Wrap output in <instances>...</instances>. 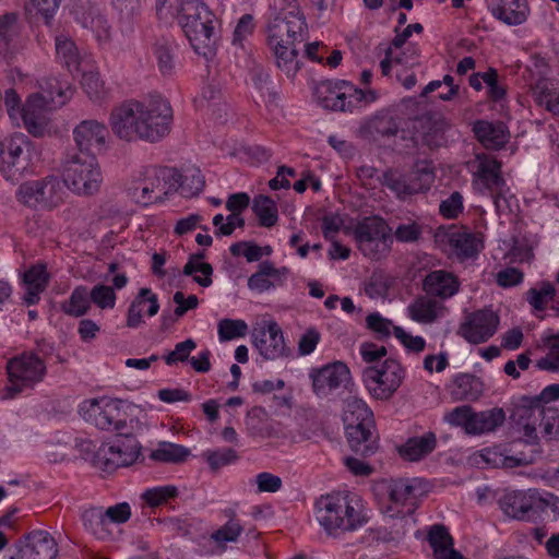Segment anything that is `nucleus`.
<instances>
[{
    "label": "nucleus",
    "instance_id": "obj_48",
    "mask_svg": "<svg viewBox=\"0 0 559 559\" xmlns=\"http://www.w3.org/2000/svg\"><path fill=\"white\" fill-rule=\"evenodd\" d=\"M382 185L391 189L400 198L416 194L420 192V188L411 186L407 176L399 175L392 170L385 171L381 179Z\"/></svg>",
    "mask_w": 559,
    "mask_h": 559
},
{
    "label": "nucleus",
    "instance_id": "obj_3",
    "mask_svg": "<svg viewBox=\"0 0 559 559\" xmlns=\"http://www.w3.org/2000/svg\"><path fill=\"white\" fill-rule=\"evenodd\" d=\"M306 34V20L297 9L282 11L269 24L267 45L276 66L288 78H294L300 69L296 44L301 43Z\"/></svg>",
    "mask_w": 559,
    "mask_h": 559
},
{
    "label": "nucleus",
    "instance_id": "obj_58",
    "mask_svg": "<svg viewBox=\"0 0 559 559\" xmlns=\"http://www.w3.org/2000/svg\"><path fill=\"white\" fill-rule=\"evenodd\" d=\"M204 457L209 463L212 471L216 472L219 468L235 463L238 460V455L235 450L230 448L221 450H209L204 452Z\"/></svg>",
    "mask_w": 559,
    "mask_h": 559
},
{
    "label": "nucleus",
    "instance_id": "obj_59",
    "mask_svg": "<svg viewBox=\"0 0 559 559\" xmlns=\"http://www.w3.org/2000/svg\"><path fill=\"white\" fill-rule=\"evenodd\" d=\"M91 302L100 309H112L116 305V293L112 287L97 284L88 292Z\"/></svg>",
    "mask_w": 559,
    "mask_h": 559
},
{
    "label": "nucleus",
    "instance_id": "obj_61",
    "mask_svg": "<svg viewBox=\"0 0 559 559\" xmlns=\"http://www.w3.org/2000/svg\"><path fill=\"white\" fill-rule=\"evenodd\" d=\"M148 295L150 288L143 287L139 290L128 309L127 326L134 329L142 323L143 305L146 304V296Z\"/></svg>",
    "mask_w": 559,
    "mask_h": 559
},
{
    "label": "nucleus",
    "instance_id": "obj_19",
    "mask_svg": "<svg viewBox=\"0 0 559 559\" xmlns=\"http://www.w3.org/2000/svg\"><path fill=\"white\" fill-rule=\"evenodd\" d=\"M540 501L537 489L507 491L499 506L504 514L515 520H534Z\"/></svg>",
    "mask_w": 559,
    "mask_h": 559
},
{
    "label": "nucleus",
    "instance_id": "obj_12",
    "mask_svg": "<svg viewBox=\"0 0 559 559\" xmlns=\"http://www.w3.org/2000/svg\"><path fill=\"white\" fill-rule=\"evenodd\" d=\"M405 379V369L395 359L389 358L381 364L364 369L362 380L370 395L380 401L390 400Z\"/></svg>",
    "mask_w": 559,
    "mask_h": 559
},
{
    "label": "nucleus",
    "instance_id": "obj_4",
    "mask_svg": "<svg viewBox=\"0 0 559 559\" xmlns=\"http://www.w3.org/2000/svg\"><path fill=\"white\" fill-rule=\"evenodd\" d=\"M178 22L194 51L211 59L216 50L214 14L201 0H181Z\"/></svg>",
    "mask_w": 559,
    "mask_h": 559
},
{
    "label": "nucleus",
    "instance_id": "obj_9",
    "mask_svg": "<svg viewBox=\"0 0 559 559\" xmlns=\"http://www.w3.org/2000/svg\"><path fill=\"white\" fill-rule=\"evenodd\" d=\"M378 488L386 499L384 513L391 518H403L414 513L419 497L425 491L424 483L419 478L383 480Z\"/></svg>",
    "mask_w": 559,
    "mask_h": 559
},
{
    "label": "nucleus",
    "instance_id": "obj_46",
    "mask_svg": "<svg viewBox=\"0 0 559 559\" xmlns=\"http://www.w3.org/2000/svg\"><path fill=\"white\" fill-rule=\"evenodd\" d=\"M252 211L263 227H272L277 223L278 212L274 200L266 195H258L253 199Z\"/></svg>",
    "mask_w": 559,
    "mask_h": 559
},
{
    "label": "nucleus",
    "instance_id": "obj_63",
    "mask_svg": "<svg viewBox=\"0 0 559 559\" xmlns=\"http://www.w3.org/2000/svg\"><path fill=\"white\" fill-rule=\"evenodd\" d=\"M197 343L192 338L177 343L174 350L164 356L166 365L173 366L177 362H185L189 359L190 354L195 349Z\"/></svg>",
    "mask_w": 559,
    "mask_h": 559
},
{
    "label": "nucleus",
    "instance_id": "obj_62",
    "mask_svg": "<svg viewBox=\"0 0 559 559\" xmlns=\"http://www.w3.org/2000/svg\"><path fill=\"white\" fill-rule=\"evenodd\" d=\"M41 106V104L36 102V98L29 97L26 105L21 110L24 124L28 132L33 134H38L41 131L43 124L39 120L38 115L36 114V108H39Z\"/></svg>",
    "mask_w": 559,
    "mask_h": 559
},
{
    "label": "nucleus",
    "instance_id": "obj_56",
    "mask_svg": "<svg viewBox=\"0 0 559 559\" xmlns=\"http://www.w3.org/2000/svg\"><path fill=\"white\" fill-rule=\"evenodd\" d=\"M343 90L345 93V102L348 104L347 110H353L359 105H366L376 100V93L371 90L365 92L362 90L354 87L346 81H343Z\"/></svg>",
    "mask_w": 559,
    "mask_h": 559
},
{
    "label": "nucleus",
    "instance_id": "obj_45",
    "mask_svg": "<svg viewBox=\"0 0 559 559\" xmlns=\"http://www.w3.org/2000/svg\"><path fill=\"white\" fill-rule=\"evenodd\" d=\"M91 308L88 290L85 286H78L71 293L68 301L61 304V310L71 317H82Z\"/></svg>",
    "mask_w": 559,
    "mask_h": 559
},
{
    "label": "nucleus",
    "instance_id": "obj_27",
    "mask_svg": "<svg viewBox=\"0 0 559 559\" xmlns=\"http://www.w3.org/2000/svg\"><path fill=\"white\" fill-rule=\"evenodd\" d=\"M473 131L477 140L485 147L491 150L503 147L510 139L508 127L501 121L477 120L473 126Z\"/></svg>",
    "mask_w": 559,
    "mask_h": 559
},
{
    "label": "nucleus",
    "instance_id": "obj_60",
    "mask_svg": "<svg viewBox=\"0 0 559 559\" xmlns=\"http://www.w3.org/2000/svg\"><path fill=\"white\" fill-rule=\"evenodd\" d=\"M366 325L379 338H388L392 333L394 334V329L396 328L391 320L382 317L379 312L368 314Z\"/></svg>",
    "mask_w": 559,
    "mask_h": 559
},
{
    "label": "nucleus",
    "instance_id": "obj_23",
    "mask_svg": "<svg viewBox=\"0 0 559 559\" xmlns=\"http://www.w3.org/2000/svg\"><path fill=\"white\" fill-rule=\"evenodd\" d=\"M488 11L496 20L508 26L522 25L531 15L527 0H490Z\"/></svg>",
    "mask_w": 559,
    "mask_h": 559
},
{
    "label": "nucleus",
    "instance_id": "obj_6",
    "mask_svg": "<svg viewBox=\"0 0 559 559\" xmlns=\"http://www.w3.org/2000/svg\"><path fill=\"white\" fill-rule=\"evenodd\" d=\"M123 403L114 399H94L85 401L81 412L86 420L93 423L98 429L120 435H139L142 424L136 418L128 420L127 413L122 411Z\"/></svg>",
    "mask_w": 559,
    "mask_h": 559
},
{
    "label": "nucleus",
    "instance_id": "obj_57",
    "mask_svg": "<svg viewBox=\"0 0 559 559\" xmlns=\"http://www.w3.org/2000/svg\"><path fill=\"white\" fill-rule=\"evenodd\" d=\"M243 527L241 524L230 519L225 525L216 530L212 535L211 538L219 546L225 548V545L227 543H235L240 534L242 533Z\"/></svg>",
    "mask_w": 559,
    "mask_h": 559
},
{
    "label": "nucleus",
    "instance_id": "obj_13",
    "mask_svg": "<svg viewBox=\"0 0 559 559\" xmlns=\"http://www.w3.org/2000/svg\"><path fill=\"white\" fill-rule=\"evenodd\" d=\"M16 195L28 207L53 210L63 203L67 192L63 181L56 176H47L22 183Z\"/></svg>",
    "mask_w": 559,
    "mask_h": 559
},
{
    "label": "nucleus",
    "instance_id": "obj_24",
    "mask_svg": "<svg viewBox=\"0 0 559 559\" xmlns=\"http://www.w3.org/2000/svg\"><path fill=\"white\" fill-rule=\"evenodd\" d=\"M437 238L442 242H447L454 253L461 258H472L481 248L480 241L475 235L455 226L439 228Z\"/></svg>",
    "mask_w": 559,
    "mask_h": 559
},
{
    "label": "nucleus",
    "instance_id": "obj_26",
    "mask_svg": "<svg viewBox=\"0 0 559 559\" xmlns=\"http://www.w3.org/2000/svg\"><path fill=\"white\" fill-rule=\"evenodd\" d=\"M56 57L58 61L71 73H79L88 60L74 40L67 34H59L55 38Z\"/></svg>",
    "mask_w": 559,
    "mask_h": 559
},
{
    "label": "nucleus",
    "instance_id": "obj_11",
    "mask_svg": "<svg viewBox=\"0 0 559 559\" xmlns=\"http://www.w3.org/2000/svg\"><path fill=\"white\" fill-rule=\"evenodd\" d=\"M37 152L23 133H15L0 143V169L9 181H17L28 170Z\"/></svg>",
    "mask_w": 559,
    "mask_h": 559
},
{
    "label": "nucleus",
    "instance_id": "obj_41",
    "mask_svg": "<svg viewBox=\"0 0 559 559\" xmlns=\"http://www.w3.org/2000/svg\"><path fill=\"white\" fill-rule=\"evenodd\" d=\"M20 33V14L5 12L0 15V55L8 56L13 40Z\"/></svg>",
    "mask_w": 559,
    "mask_h": 559
},
{
    "label": "nucleus",
    "instance_id": "obj_22",
    "mask_svg": "<svg viewBox=\"0 0 559 559\" xmlns=\"http://www.w3.org/2000/svg\"><path fill=\"white\" fill-rule=\"evenodd\" d=\"M108 134L107 127L95 119L83 120L73 129V139L81 153L103 150Z\"/></svg>",
    "mask_w": 559,
    "mask_h": 559
},
{
    "label": "nucleus",
    "instance_id": "obj_44",
    "mask_svg": "<svg viewBox=\"0 0 559 559\" xmlns=\"http://www.w3.org/2000/svg\"><path fill=\"white\" fill-rule=\"evenodd\" d=\"M177 191L185 198L198 195L204 188L205 180L198 168H188L182 174L178 171Z\"/></svg>",
    "mask_w": 559,
    "mask_h": 559
},
{
    "label": "nucleus",
    "instance_id": "obj_47",
    "mask_svg": "<svg viewBox=\"0 0 559 559\" xmlns=\"http://www.w3.org/2000/svg\"><path fill=\"white\" fill-rule=\"evenodd\" d=\"M203 258V253L192 255L183 266L182 273L187 276H191L197 272L201 273V276H193V281L202 287H209L213 282V267L210 263L202 262Z\"/></svg>",
    "mask_w": 559,
    "mask_h": 559
},
{
    "label": "nucleus",
    "instance_id": "obj_10",
    "mask_svg": "<svg viewBox=\"0 0 559 559\" xmlns=\"http://www.w3.org/2000/svg\"><path fill=\"white\" fill-rule=\"evenodd\" d=\"M9 383L4 388L2 399L10 400L21 392L33 389L41 382L47 373L45 361L35 353L27 352L8 361Z\"/></svg>",
    "mask_w": 559,
    "mask_h": 559
},
{
    "label": "nucleus",
    "instance_id": "obj_1",
    "mask_svg": "<svg viewBox=\"0 0 559 559\" xmlns=\"http://www.w3.org/2000/svg\"><path fill=\"white\" fill-rule=\"evenodd\" d=\"M171 122L173 109L162 97L129 100L110 114L112 132L127 142H157L169 133Z\"/></svg>",
    "mask_w": 559,
    "mask_h": 559
},
{
    "label": "nucleus",
    "instance_id": "obj_17",
    "mask_svg": "<svg viewBox=\"0 0 559 559\" xmlns=\"http://www.w3.org/2000/svg\"><path fill=\"white\" fill-rule=\"evenodd\" d=\"M312 390L318 397L324 399L333 395L341 388H346L350 380V371L342 361H335L312 369L309 373Z\"/></svg>",
    "mask_w": 559,
    "mask_h": 559
},
{
    "label": "nucleus",
    "instance_id": "obj_36",
    "mask_svg": "<svg viewBox=\"0 0 559 559\" xmlns=\"http://www.w3.org/2000/svg\"><path fill=\"white\" fill-rule=\"evenodd\" d=\"M82 523L84 528L94 535L97 539L108 540L111 538L112 533L110 530V524L104 515V508L102 507H93L85 510L82 513Z\"/></svg>",
    "mask_w": 559,
    "mask_h": 559
},
{
    "label": "nucleus",
    "instance_id": "obj_29",
    "mask_svg": "<svg viewBox=\"0 0 559 559\" xmlns=\"http://www.w3.org/2000/svg\"><path fill=\"white\" fill-rule=\"evenodd\" d=\"M444 310V306L429 295L418 296L407 306L408 317L421 324L433 323L443 316Z\"/></svg>",
    "mask_w": 559,
    "mask_h": 559
},
{
    "label": "nucleus",
    "instance_id": "obj_50",
    "mask_svg": "<svg viewBox=\"0 0 559 559\" xmlns=\"http://www.w3.org/2000/svg\"><path fill=\"white\" fill-rule=\"evenodd\" d=\"M81 84L85 93L91 99L97 100L105 96L104 82L99 78V73L88 69V64L82 67Z\"/></svg>",
    "mask_w": 559,
    "mask_h": 559
},
{
    "label": "nucleus",
    "instance_id": "obj_2",
    "mask_svg": "<svg viewBox=\"0 0 559 559\" xmlns=\"http://www.w3.org/2000/svg\"><path fill=\"white\" fill-rule=\"evenodd\" d=\"M314 508L320 526L329 536L335 538L358 531L369 521L362 499L348 491L321 496Z\"/></svg>",
    "mask_w": 559,
    "mask_h": 559
},
{
    "label": "nucleus",
    "instance_id": "obj_52",
    "mask_svg": "<svg viewBox=\"0 0 559 559\" xmlns=\"http://www.w3.org/2000/svg\"><path fill=\"white\" fill-rule=\"evenodd\" d=\"M411 186L420 188V192H424L430 188L435 180V173L429 162L423 160L415 165L413 173L407 176Z\"/></svg>",
    "mask_w": 559,
    "mask_h": 559
},
{
    "label": "nucleus",
    "instance_id": "obj_37",
    "mask_svg": "<svg viewBox=\"0 0 559 559\" xmlns=\"http://www.w3.org/2000/svg\"><path fill=\"white\" fill-rule=\"evenodd\" d=\"M535 102L546 110L559 115V84L551 80L540 79L533 87Z\"/></svg>",
    "mask_w": 559,
    "mask_h": 559
},
{
    "label": "nucleus",
    "instance_id": "obj_38",
    "mask_svg": "<svg viewBox=\"0 0 559 559\" xmlns=\"http://www.w3.org/2000/svg\"><path fill=\"white\" fill-rule=\"evenodd\" d=\"M344 425H371L373 424V414L365 401L356 396H350L345 401Z\"/></svg>",
    "mask_w": 559,
    "mask_h": 559
},
{
    "label": "nucleus",
    "instance_id": "obj_35",
    "mask_svg": "<svg viewBox=\"0 0 559 559\" xmlns=\"http://www.w3.org/2000/svg\"><path fill=\"white\" fill-rule=\"evenodd\" d=\"M41 94L32 96L41 105H50L52 107L62 106L72 96L73 90L67 82L61 83L57 79H50L41 86Z\"/></svg>",
    "mask_w": 559,
    "mask_h": 559
},
{
    "label": "nucleus",
    "instance_id": "obj_33",
    "mask_svg": "<svg viewBox=\"0 0 559 559\" xmlns=\"http://www.w3.org/2000/svg\"><path fill=\"white\" fill-rule=\"evenodd\" d=\"M506 420L504 411L500 407L491 409L475 412L473 409L467 435L479 436L495 431L503 425Z\"/></svg>",
    "mask_w": 559,
    "mask_h": 559
},
{
    "label": "nucleus",
    "instance_id": "obj_8",
    "mask_svg": "<svg viewBox=\"0 0 559 559\" xmlns=\"http://www.w3.org/2000/svg\"><path fill=\"white\" fill-rule=\"evenodd\" d=\"M353 237L358 250L365 258L380 261L392 249V228L379 216H368L358 221L353 227Z\"/></svg>",
    "mask_w": 559,
    "mask_h": 559
},
{
    "label": "nucleus",
    "instance_id": "obj_39",
    "mask_svg": "<svg viewBox=\"0 0 559 559\" xmlns=\"http://www.w3.org/2000/svg\"><path fill=\"white\" fill-rule=\"evenodd\" d=\"M545 355L535 361L540 371L559 374V333L545 335L543 338Z\"/></svg>",
    "mask_w": 559,
    "mask_h": 559
},
{
    "label": "nucleus",
    "instance_id": "obj_5",
    "mask_svg": "<svg viewBox=\"0 0 559 559\" xmlns=\"http://www.w3.org/2000/svg\"><path fill=\"white\" fill-rule=\"evenodd\" d=\"M178 171L169 167H146L130 181L128 195L140 205L164 201L169 193L177 191Z\"/></svg>",
    "mask_w": 559,
    "mask_h": 559
},
{
    "label": "nucleus",
    "instance_id": "obj_15",
    "mask_svg": "<svg viewBox=\"0 0 559 559\" xmlns=\"http://www.w3.org/2000/svg\"><path fill=\"white\" fill-rule=\"evenodd\" d=\"M500 163L489 155H477V169L475 176L485 189L489 190L493 204L498 212L510 210L508 192L504 179L500 175Z\"/></svg>",
    "mask_w": 559,
    "mask_h": 559
},
{
    "label": "nucleus",
    "instance_id": "obj_55",
    "mask_svg": "<svg viewBox=\"0 0 559 559\" xmlns=\"http://www.w3.org/2000/svg\"><path fill=\"white\" fill-rule=\"evenodd\" d=\"M177 496L178 488L174 485H166L146 489L142 493V499L150 507H158L163 503H166L169 499L176 498Z\"/></svg>",
    "mask_w": 559,
    "mask_h": 559
},
{
    "label": "nucleus",
    "instance_id": "obj_32",
    "mask_svg": "<svg viewBox=\"0 0 559 559\" xmlns=\"http://www.w3.org/2000/svg\"><path fill=\"white\" fill-rule=\"evenodd\" d=\"M445 122L443 119L433 115H423L413 120V136L415 142L421 141L427 145L437 144L440 133L443 131Z\"/></svg>",
    "mask_w": 559,
    "mask_h": 559
},
{
    "label": "nucleus",
    "instance_id": "obj_43",
    "mask_svg": "<svg viewBox=\"0 0 559 559\" xmlns=\"http://www.w3.org/2000/svg\"><path fill=\"white\" fill-rule=\"evenodd\" d=\"M157 68L163 75H171L176 68L175 45L169 39H158L153 46Z\"/></svg>",
    "mask_w": 559,
    "mask_h": 559
},
{
    "label": "nucleus",
    "instance_id": "obj_42",
    "mask_svg": "<svg viewBox=\"0 0 559 559\" xmlns=\"http://www.w3.org/2000/svg\"><path fill=\"white\" fill-rule=\"evenodd\" d=\"M436 448V437L432 433L412 438L400 448L402 457L408 461H418L431 453Z\"/></svg>",
    "mask_w": 559,
    "mask_h": 559
},
{
    "label": "nucleus",
    "instance_id": "obj_54",
    "mask_svg": "<svg viewBox=\"0 0 559 559\" xmlns=\"http://www.w3.org/2000/svg\"><path fill=\"white\" fill-rule=\"evenodd\" d=\"M543 415L542 438L559 440V408L540 407Z\"/></svg>",
    "mask_w": 559,
    "mask_h": 559
},
{
    "label": "nucleus",
    "instance_id": "obj_34",
    "mask_svg": "<svg viewBox=\"0 0 559 559\" xmlns=\"http://www.w3.org/2000/svg\"><path fill=\"white\" fill-rule=\"evenodd\" d=\"M484 392L481 380L469 373H461L453 380L451 395L455 401H477Z\"/></svg>",
    "mask_w": 559,
    "mask_h": 559
},
{
    "label": "nucleus",
    "instance_id": "obj_30",
    "mask_svg": "<svg viewBox=\"0 0 559 559\" xmlns=\"http://www.w3.org/2000/svg\"><path fill=\"white\" fill-rule=\"evenodd\" d=\"M49 282V275L46 270V265L37 263L31 266L23 274V284L26 288V293L23 296V302L26 306H33L39 302L40 295L45 292Z\"/></svg>",
    "mask_w": 559,
    "mask_h": 559
},
{
    "label": "nucleus",
    "instance_id": "obj_28",
    "mask_svg": "<svg viewBox=\"0 0 559 559\" xmlns=\"http://www.w3.org/2000/svg\"><path fill=\"white\" fill-rule=\"evenodd\" d=\"M313 95L317 103L324 109L334 111H347L348 104H346L343 90V81H321L313 90Z\"/></svg>",
    "mask_w": 559,
    "mask_h": 559
},
{
    "label": "nucleus",
    "instance_id": "obj_16",
    "mask_svg": "<svg viewBox=\"0 0 559 559\" xmlns=\"http://www.w3.org/2000/svg\"><path fill=\"white\" fill-rule=\"evenodd\" d=\"M514 430L526 444H537L542 436L543 415L540 407L532 405L526 399H520L510 416Z\"/></svg>",
    "mask_w": 559,
    "mask_h": 559
},
{
    "label": "nucleus",
    "instance_id": "obj_64",
    "mask_svg": "<svg viewBox=\"0 0 559 559\" xmlns=\"http://www.w3.org/2000/svg\"><path fill=\"white\" fill-rule=\"evenodd\" d=\"M472 413L473 408L469 405H461L448 412L444 420L451 426L461 427L467 433Z\"/></svg>",
    "mask_w": 559,
    "mask_h": 559
},
{
    "label": "nucleus",
    "instance_id": "obj_49",
    "mask_svg": "<svg viewBox=\"0 0 559 559\" xmlns=\"http://www.w3.org/2000/svg\"><path fill=\"white\" fill-rule=\"evenodd\" d=\"M403 119L390 112H381L371 120L372 130L383 136H394L402 129Z\"/></svg>",
    "mask_w": 559,
    "mask_h": 559
},
{
    "label": "nucleus",
    "instance_id": "obj_7",
    "mask_svg": "<svg viewBox=\"0 0 559 559\" xmlns=\"http://www.w3.org/2000/svg\"><path fill=\"white\" fill-rule=\"evenodd\" d=\"M61 174L63 185L81 197L98 193L103 183V173L94 155H67L61 164Z\"/></svg>",
    "mask_w": 559,
    "mask_h": 559
},
{
    "label": "nucleus",
    "instance_id": "obj_18",
    "mask_svg": "<svg viewBox=\"0 0 559 559\" xmlns=\"http://www.w3.org/2000/svg\"><path fill=\"white\" fill-rule=\"evenodd\" d=\"M499 317L491 309H480L465 316L460 324L459 334L471 344L487 342L499 326Z\"/></svg>",
    "mask_w": 559,
    "mask_h": 559
},
{
    "label": "nucleus",
    "instance_id": "obj_53",
    "mask_svg": "<svg viewBox=\"0 0 559 559\" xmlns=\"http://www.w3.org/2000/svg\"><path fill=\"white\" fill-rule=\"evenodd\" d=\"M221 342L242 337L248 331V324L240 319H223L217 325Z\"/></svg>",
    "mask_w": 559,
    "mask_h": 559
},
{
    "label": "nucleus",
    "instance_id": "obj_14",
    "mask_svg": "<svg viewBox=\"0 0 559 559\" xmlns=\"http://www.w3.org/2000/svg\"><path fill=\"white\" fill-rule=\"evenodd\" d=\"M138 435L117 436L116 442L109 447H102L95 455V464L105 472L133 464L140 455Z\"/></svg>",
    "mask_w": 559,
    "mask_h": 559
},
{
    "label": "nucleus",
    "instance_id": "obj_40",
    "mask_svg": "<svg viewBox=\"0 0 559 559\" xmlns=\"http://www.w3.org/2000/svg\"><path fill=\"white\" fill-rule=\"evenodd\" d=\"M189 456L190 450L188 448L167 441L159 442L150 454L151 460L166 464H180L187 461Z\"/></svg>",
    "mask_w": 559,
    "mask_h": 559
},
{
    "label": "nucleus",
    "instance_id": "obj_51",
    "mask_svg": "<svg viewBox=\"0 0 559 559\" xmlns=\"http://www.w3.org/2000/svg\"><path fill=\"white\" fill-rule=\"evenodd\" d=\"M555 294V286L549 282H544L540 286L533 287L526 293L528 304L536 310H544L547 304L554 299Z\"/></svg>",
    "mask_w": 559,
    "mask_h": 559
},
{
    "label": "nucleus",
    "instance_id": "obj_25",
    "mask_svg": "<svg viewBox=\"0 0 559 559\" xmlns=\"http://www.w3.org/2000/svg\"><path fill=\"white\" fill-rule=\"evenodd\" d=\"M423 288L427 295L448 299L453 297L460 289L457 277L444 270H435L429 272L424 281Z\"/></svg>",
    "mask_w": 559,
    "mask_h": 559
},
{
    "label": "nucleus",
    "instance_id": "obj_21",
    "mask_svg": "<svg viewBox=\"0 0 559 559\" xmlns=\"http://www.w3.org/2000/svg\"><path fill=\"white\" fill-rule=\"evenodd\" d=\"M58 545L47 532L35 531L28 534L26 543L9 559H55Z\"/></svg>",
    "mask_w": 559,
    "mask_h": 559
},
{
    "label": "nucleus",
    "instance_id": "obj_20",
    "mask_svg": "<svg viewBox=\"0 0 559 559\" xmlns=\"http://www.w3.org/2000/svg\"><path fill=\"white\" fill-rule=\"evenodd\" d=\"M252 337L253 345L264 359L275 360L289 355L283 331L273 320L267 321L262 328L255 330Z\"/></svg>",
    "mask_w": 559,
    "mask_h": 559
},
{
    "label": "nucleus",
    "instance_id": "obj_31",
    "mask_svg": "<svg viewBox=\"0 0 559 559\" xmlns=\"http://www.w3.org/2000/svg\"><path fill=\"white\" fill-rule=\"evenodd\" d=\"M349 447L356 453L367 456L377 449L373 435L374 423L371 425H344Z\"/></svg>",
    "mask_w": 559,
    "mask_h": 559
}]
</instances>
